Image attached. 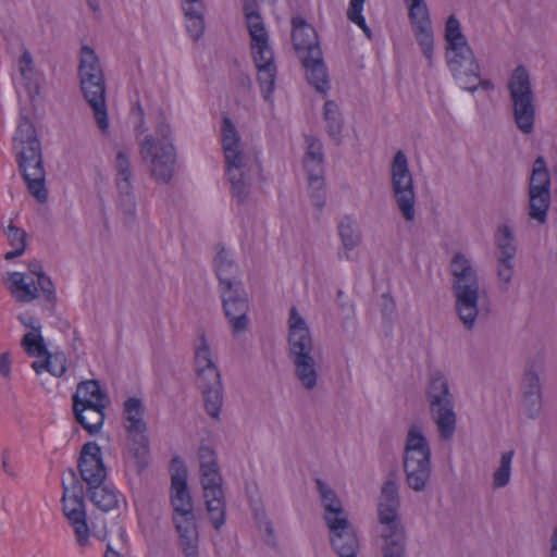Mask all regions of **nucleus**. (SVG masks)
<instances>
[{
	"label": "nucleus",
	"instance_id": "f257e3e1",
	"mask_svg": "<svg viewBox=\"0 0 557 557\" xmlns=\"http://www.w3.org/2000/svg\"><path fill=\"white\" fill-rule=\"evenodd\" d=\"M13 148L16 152L18 170L26 183L28 193L39 203L48 199L46 188V170L44 166L42 149L33 122L22 115L13 137Z\"/></svg>",
	"mask_w": 557,
	"mask_h": 557
},
{
	"label": "nucleus",
	"instance_id": "f03ea898",
	"mask_svg": "<svg viewBox=\"0 0 557 557\" xmlns=\"http://www.w3.org/2000/svg\"><path fill=\"white\" fill-rule=\"evenodd\" d=\"M170 469L173 521L180 535L181 546L186 557H198V532L194 506L187 487V469L183 459L178 456L172 458Z\"/></svg>",
	"mask_w": 557,
	"mask_h": 557
},
{
	"label": "nucleus",
	"instance_id": "7ed1b4c3",
	"mask_svg": "<svg viewBox=\"0 0 557 557\" xmlns=\"http://www.w3.org/2000/svg\"><path fill=\"white\" fill-rule=\"evenodd\" d=\"M78 469L82 479L88 485L90 502L104 512L115 509L122 497L115 487L104 483L107 469L101 448L97 443L88 442L83 446Z\"/></svg>",
	"mask_w": 557,
	"mask_h": 557
},
{
	"label": "nucleus",
	"instance_id": "20e7f679",
	"mask_svg": "<svg viewBox=\"0 0 557 557\" xmlns=\"http://www.w3.org/2000/svg\"><path fill=\"white\" fill-rule=\"evenodd\" d=\"M230 253L221 248L214 258V269L220 282L221 297L226 318L235 334L246 330L248 324V298L240 283L234 276L236 265Z\"/></svg>",
	"mask_w": 557,
	"mask_h": 557
},
{
	"label": "nucleus",
	"instance_id": "39448f33",
	"mask_svg": "<svg viewBox=\"0 0 557 557\" xmlns=\"http://www.w3.org/2000/svg\"><path fill=\"white\" fill-rule=\"evenodd\" d=\"M81 90L94 111L98 127L106 132L109 117L106 102V81L99 58L89 46H83L79 61Z\"/></svg>",
	"mask_w": 557,
	"mask_h": 557
},
{
	"label": "nucleus",
	"instance_id": "423d86ee",
	"mask_svg": "<svg viewBox=\"0 0 557 557\" xmlns=\"http://www.w3.org/2000/svg\"><path fill=\"white\" fill-rule=\"evenodd\" d=\"M317 486L325 509L324 518L330 529L332 546L339 557H356L358 540L344 515L339 499L322 480H317Z\"/></svg>",
	"mask_w": 557,
	"mask_h": 557
},
{
	"label": "nucleus",
	"instance_id": "0eeeda50",
	"mask_svg": "<svg viewBox=\"0 0 557 557\" xmlns=\"http://www.w3.org/2000/svg\"><path fill=\"white\" fill-rule=\"evenodd\" d=\"M222 145L226 163V172L233 195L238 198V205L248 195L251 185V174L246 157L240 149V137L230 116L222 120Z\"/></svg>",
	"mask_w": 557,
	"mask_h": 557
},
{
	"label": "nucleus",
	"instance_id": "6e6552de",
	"mask_svg": "<svg viewBox=\"0 0 557 557\" xmlns=\"http://www.w3.org/2000/svg\"><path fill=\"white\" fill-rule=\"evenodd\" d=\"M507 88L517 128L524 135L532 134L536 117L535 95L529 71L524 65L516 66L508 79Z\"/></svg>",
	"mask_w": 557,
	"mask_h": 557
},
{
	"label": "nucleus",
	"instance_id": "1a4fd4ad",
	"mask_svg": "<svg viewBox=\"0 0 557 557\" xmlns=\"http://www.w3.org/2000/svg\"><path fill=\"white\" fill-rule=\"evenodd\" d=\"M200 482L203 490L208 516L213 527L219 530L225 522V497L222 478L214 451L209 447H200Z\"/></svg>",
	"mask_w": 557,
	"mask_h": 557
},
{
	"label": "nucleus",
	"instance_id": "9d476101",
	"mask_svg": "<svg viewBox=\"0 0 557 557\" xmlns=\"http://www.w3.org/2000/svg\"><path fill=\"white\" fill-rule=\"evenodd\" d=\"M450 267L456 278V309L466 327L471 329L478 315V278L469 260L461 253L454 256Z\"/></svg>",
	"mask_w": 557,
	"mask_h": 557
},
{
	"label": "nucleus",
	"instance_id": "9b49d317",
	"mask_svg": "<svg viewBox=\"0 0 557 557\" xmlns=\"http://www.w3.org/2000/svg\"><path fill=\"white\" fill-rule=\"evenodd\" d=\"M197 384L201 388L207 413L218 419L223 401L221 376L211 358V350L205 335L195 351Z\"/></svg>",
	"mask_w": 557,
	"mask_h": 557
},
{
	"label": "nucleus",
	"instance_id": "f8f14e48",
	"mask_svg": "<svg viewBox=\"0 0 557 557\" xmlns=\"http://www.w3.org/2000/svg\"><path fill=\"white\" fill-rule=\"evenodd\" d=\"M289 350L296 366V373L304 386L312 388L317 383V373L311 352V337L305 320L293 307L289 315Z\"/></svg>",
	"mask_w": 557,
	"mask_h": 557
},
{
	"label": "nucleus",
	"instance_id": "ddd939ff",
	"mask_svg": "<svg viewBox=\"0 0 557 557\" xmlns=\"http://www.w3.org/2000/svg\"><path fill=\"white\" fill-rule=\"evenodd\" d=\"M430 448L421 429L412 425L408 432L404 467L410 487L420 491L430 476Z\"/></svg>",
	"mask_w": 557,
	"mask_h": 557
},
{
	"label": "nucleus",
	"instance_id": "4468645a",
	"mask_svg": "<svg viewBox=\"0 0 557 557\" xmlns=\"http://www.w3.org/2000/svg\"><path fill=\"white\" fill-rule=\"evenodd\" d=\"M162 139L156 143L152 136H147L141 145L143 159H150V172L152 177L161 183L168 184L174 174L176 163V151L169 137L170 129L166 125L158 126V134Z\"/></svg>",
	"mask_w": 557,
	"mask_h": 557
},
{
	"label": "nucleus",
	"instance_id": "2eb2a0df",
	"mask_svg": "<svg viewBox=\"0 0 557 557\" xmlns=\"http://www.w3.org/2000/svg\"><path fill=\"white\" fill-rule=\"evenodd\" d=\"M432 417L438 428L442 438L453 436L456 428V416L453 409L451 396L445 376L436 373L432 376L429 386Z\"/></svg>",
	"mask_w": 557,
	"mask_h": 557
},
{
	"label": "nucleus",
	"instance_id": "dca6fc26",
	"mask_svg": "<svg viewBox=\"0 0 557 557\" xmlns=\"http://www.w3.org/2000/svg\"><path fill=\"white\" fill-rule=\"evenodd\" d=\"M62 511L73 529L76 545L85 549L90 545L92 536L87 521V511L82 491L64 487L62 496Z\"/></svg>",
	"mask_w": 557,
	"mask_h": 557
},
{
	"label": "nucleus",
	"instance_id": "f3484780",
	"mask_svg": "<svg viewBox=\"0 0 557 557\" xmlns=\"http://www.w3.org/2000/svg\"><path fill=\"white\" fill-rule=\"evenodd\" d=\"M446 60L458 85L465 90L474 92L478 89V85L470 83L479 79L480 64L470 45L467 42L455 48H446Z\"/></svg>",
	"mask_w": 557,
	"mask_h": 557
},
{
	"label": "nucleus",
	"instance_id": "a211bd4d",
	"mask_svg": "<svg viewBox=\"0 0 557 557\" xmlns=\"http://www.w3.org/2000/svg\"><path fill=\"white\" fill-rule=\"evenodd\" d=\"M408 4V17L429 66L433 65L434 36L429 8L425 0H404Z\"/></svg>",
	"mask_w": 557,
	"mask_h": 557
},
{
	"label": "nucleus",
	"instance_id": "6ab92c4d",
	"mask_svg": "<svg viewBox=\"0 0 557 557\" xmlns=\"http://www.w3.org/2000/svg\"><path fill=\"white\" fill-rule=\"evenodd\" d=\"M252 50V60L258 70L257 81L260 86L263 99H271L275 88L277 67L274 61V52L270 47L269 39L265 45L260 42H250Z\"/></svg>",
	"mask_w": 557,
	"mask_h": 557
},
{
	"label": "nucleus",
	"instance_id": "aec40b11",
	"mask_svg": "<svg viewBox=\"0 0 557 557\" xmlns=\"http://www.w3.org/2000/svg\"><path fill=\"white\" fill-rule=\"evenodd\" d=\"M125 429L133 443L131 450L135 457L148 451L149 441L146 435V423L143 419L144 407L140 399L132 397L124 403Z\"/></svg>",
	"mask_w": 557,
	"mask_h": 557
},
{
	"label": "nucleus",
	"instance_id": "412c9836",
	"mask_svg": "<svg viewBox=\"0 0 557 557\" xmlns=\"http://www.w3.org/2000/svg\"><path fill=\"white\" fill-rule=\"evenodd\" d=\"M392 183L398 209H413L414 191L408 160L403 150H398L392 162Z\"/></svg>",
	"mask_w": 557,
	"mask_h": 557
},
{
	"label": "nucleus",
	"instance_id": "4be33fe9",
	"mask_svg": "<svg viewBox=\"0 0 557 557\" xmlns=\"http://www.w3.org/2000/svg\"><path fill=\"white\" fill-rule=\"evenodd\" d=\"M550 176L543 156H539L532 168L529 185V209H548L550 200Z\"/></svg>",
	"mask_w": 557,
	"mask_h": 557
},
{
	"label": "nucleus",
	"instance_id": "5701e85b",
	"mask_svg": "<svg viewBox=\"0 0 557 557\" xmlns=\"http://www.w3.org/2000/svg\"><path fill=\"white\" fill-rule=\"evenodd\" d=\"M292 42L299 58L321 49L315 29L300 15L292 18Z\"/></svg>",
	"mask_w": 557,
	"mask_h": 557
},
{
	"label": "nucleus",
	"instance_id": "b1692460",
	"mask_svg": "<svg viewBox=\"0 0 557 557\" xmlns=\"http://www.w3.org/2000/svg\"><path fill=\"white\" fill-rule=\"evenodd\" d=\"M495 239L497 248L499 250V267L498 277L505 284L509 283L512 276V264L511 260L516 253V247L513 246V237L511 230L507 225L498 227Z\"/></svg>",
	"mask_w": 557,
	"mask_h": 557
},
{
	"label": "nucleus",
	"instance_id": "393cba45",
	"mask_svg": "<svg viewBox=\"0 0 557 557\" xmlns=\"http://www.w3.org/2000/svg\"><path fill=\"white\" fill-rule=\"evenodd\" d=\"M313 54L301 55L300 60L306 69V77L308 83L314 87V89L325 95L330 89V81L327 69L323 61V54L321 49H315Z\"/></svg>",
	"mask_w": 557,
	"mask_h": 557
},
{
	"label": "nucleus",
	"instance_id": "a878e982",
	"mask_svg": "<svg viewBox=\"0 0 557 557\" xmlns=\"http://www.w3.org/2000/svg\"><path fill=\"white\" fill-rule=\"evenodd\" d=\"M20 322L29 329L23 336L21 346L29 357L42 358L48 355V348L41 335V323L38 319L32 317H18Z\"/></svg>",
	"mask_w": 557,
	"mask_h": 557
},
{
	"label": "nucleus",
	"instance_id": "bb28decb",
	"mask_svg": "<svg viewBox=\"0 0 557 557\" xmlns=\"http://www.w3.org/2000/svg\"><path fill=\"white\" fill-rule=\"evenodd\" d=\"M108 404L73 405V412L76 421L90 435L97 434L104 423V410Z\"/></svg>",
	"mask_w": 557,
	"mask_h": 557
},
{
	"label": "nucleus",
	"instance_id": "cd10ccee",
	"mask_svg": "<svg viewBox=\"0 0 557 557\" xmlns=\"http://www.w3.org/2000/svg\"><path fill=\"white\" fill-rule=\"evenodd\" d=\"M5 285L15 299L24 302L34 300L40 290L34 277L20 272L10 273Z\"/></svg>",
	"mask_w": 557,
	"mask_h": 557
},
{
	"label": "nucleus",
	"instance_id": "c85d7f7f",
	"mask_svg": "<svg viewBox=\"0 0 557 557\" xmlns=\"http://www.w3.org/2000/svg\"><path fill=\"white\" fill-rule=\"evenodd\" d=\"M398 487L395 481L387 480L382 486L381 499L379 503V519L382 524H393L398 521Z\"/></svg>",
	"mask_w": 557,
	"mask_h": 557
},
{
	"label": "nucleus",
	"instance_id": "c756f323",
	"mask_svg": "<svg viewBox=\"0 0 557 557\" xmlns=\"http://www.w3.org/2000/svg\"><path fill=\"white\" fill-rule=\"evenodd\" d=\"M308 148L304 157V168L308 178L324 176V153L322 143L312 137L307 136Z\"/></svg>",
	"mask_w": 557,
	"mask_h": 557
},
{
	"label": "nucleus",
	"instance_id": "7c9ffc66",
	"mask_svg": "<svg viewBox=\"0 0 557 557\" xmlns=\"http://www.w3.org/2000/svg\"><path fill=\"white\" fill-rule=\"evenodd\" d=\"M243 11L251 38L250 42H260L261 45H265V39H269V35L261 14L259 13L257 0H246L243 5Z\"/></svg>",
	"mask_w": 557,
	"mask_h": 557
},
{
	"label": "nucleus",
	"instance_id": "2f4dec72",
	"mask_svg": "<svg viewBox=\"0 0 557 557\" xmlns=\"http://www.w3.org/2000/svg\"><path fill=\"white\" fill-rule=\"evenodd\" d=\"M78 403L82 405L109 404V398L97 380H88L79 383L73 395V405Z\"/></svg>",
	"mask_w": 557,
	"mask_h": 557
},
{
	"label": "nucleus",
	"instance_id": "473e14b6",
	"mask_svg": "<svg viewBox=\"0 0 557 557\" xmlns=\"http://www.w3.org/2000/svg\"><path fill=\"white\" fill-rule=\"evenodd\" d=\"M323 117L326 124V133L337 146L341 145L344 117L338 104L334 100L325 101L323 106Z\"/></svg>",
	"mask_w": 557,
	"mask_h": 557
},
{
	"label": "nucleus",
	"instance_id": "72a5a7b5",
	"mask_svg": "<svg viewBox=\"0 0 557 557\" xmlns=\"http://www.w3.org/2000/svg\"><path fill=\"white\" fill-rule=\"evenodd\" d=\"M387 532L383 534L385 546L383 549L384 557H403L405 550V534L404 529L399 525L398 521L393 524H385Z\"/></svg>",
	"mask_w": 557,
	"mask_h": 557
},
{
	"label": "nucleus",
	"instance_id": "f704fd0d",
	"mask_svg": "<svg viewBox=\"0 0 557 557\" xmlns=\"http://www.w3.org/2000/svg\"><path fill=\"white\" fill-rule=\"evenodd\" d=\"M182 8L184 11V15L187 20V33L194 40L197 41L203 35L205 32V5L202 2L201 7L196 4L184 3L182 4Z\"/></svg>",
	"mask_w": 557,
	"mask_h": 557
},
{
	"label": "nucleus",
	"instance_id": "c9c22d12",
	"mask_svg": "<svg viewBox=\"0 0 557 557\" xmlns=\"http://www.w3.org/2000/svg\"><path fill=\"white\" fill-rule=\"evenodd\" d=\"M42 358V361H34L32 363V368L37 374L49 372L53 376L60 377L66 372V360L63 355H52L48 351V355Z\"/></svg>",
	"mask_w": 557,
	"mask_h": 557
},
{
	"label": "nucleus",
	"instance_id": "e433bc0d",
	"mask_svg": "<svg viewBox=\"0 0 557 557\" xmlns=\"http://www.w3.org/2000/svg\"><path fill=\"white\" fill-rule=\"evenodd\" d=\"M338 233L343 243L344 251L341 252L342 258H349L348 251L352 250L360 242V234L355 222L350 216L346 215L338 225Z\"/></svg>",
	"mask_w": 557,
	"mask_h": 557
},
{
	"label": "nucleus",
	"instance_id": "4c0bfd02",
	"mask_svg": "<svg viewBox=\"0 0 557 557\" xmlns=\"http://www.w3.org/2000/svg\"><path fill=\"white\" fill-rule=\"evenodd\" d=\"M5 234L12 250L5 252V260L10 261L25 251L26 247V232L13 225L12 221L5 230Z\"/></svg>",
	"mask_w": 557,
	"mask_h": 557
},
{
	"label": "nucleus",
	"instance_id": "58836bf2",
	"mask_svg": "<svg viewBox=\"0 0 557 557\" xmlns=\"http://www.w3.org/2000/svg\"><path fill=\"white\" fill-rule=\"evenodd\" d=\"M445 40L446 48L456 47L461 44H467L468 40L461 30L460 23L456 15L451 14L448 16L445 24Z\"/></svg>",
	"mask_w": 557,
	"mask_h": 557
},
{
	"label": "nucleus",
	"instance_id": "ea45409f",
	"mask_svg": "<svg viewBox=\"0 0 557 557\" xmlns=\"http://www.w3.org/2000/svg\"><path fill=\"white\" fill-rule=\"evenodd\" d=\"M29 274H26L27 276H32L35 278V282L40 287V292L46 295L48 299H51L54 297V286L51 282L50 277L47 276L42 272V267L40 262L33 261L28 265Z\"/></svg>",
	"mask_w": 557,
	"mask_h": 557
},
{
	"label": "nucleus",
	"instance_id": "a19ab883",
	"mask_svg": "<svg viewBox=\"0 0 557 557\" xmlns=\"http://www.w3.org/2000/svg\"><path fill=\"white\" fill-rule=\"evenodd\" d=\"M524 399L532 405H540L541 388L540 380L535 372L527 370L523 375Z\"/></svg>",
	"mask_w": 557,
	"mask_h": 557
},
{
	"label": "nucleus",
	"instance_id": "79ce46f5",
	"mask_svg": "<svg viewBox=\"0 0 557 557\" xmlns=\"http://www.w3.org/2000/svg\"><path fill=\"white\" fill-rule=\"evenodd\" d=\"M20 63V72L24 79H27L26 88L29 92H35L36 95L39 94V85L37 82L32 81V73L34 71V62L33 57L28 49L24 48L23 53L20 57L18 60Z\"/></svg>",
	"mask_w": 557,
	"mask_h": 557
},
{
	"label": "nucleus",
	"instance_id": "37998d69",
	"mask_svg": "<svg viewBox=\"0 0 557 557\" xmlns=\"http://www.w3.org/2000/svg\"><path fill=\"white\" fill-rule=\"evenodd\" d=\"M308 188L312 205L322 208L326 199L324 176L308 178Z\"/></svg>",
	"mask_w": 557,
	"mask_h": 557
},
{
	"label": "nucleus",
	"instance_id": "c03bdc74",
	"mask_svg": "<svg viewBox=\"0 0 557 557\" xmlns=\"http://www.w3.org/2000/svg\"><path fill=\"white\" fill-rule=\"evenodd\" d=\"M512 457L513 451L511 450L503 454L500 467L494 473V485L496 487H503L509 482Z\"/></svg>",
	"mask_w": 557,
	"mask_h": 557
},
{
	"label": "nucleus",
	"instance_id": "a18cd8bd",
	"mask_svg": "<svg viewBox=\"0 0 557 557\" xmlns=\"http://www.w3.org/2000/svg\"><path fill=\"white\" fill-rule=\"evenodd\" d=\"M362 10L363 5L361 0H354V4L348 7L347 17L351 23L359 26L368 38H371L372 33L362 15Z\"/></svg>",
	"mask_w": 557,
	"mask_h": 557
},
{
	"label": "nucleus",
	"instance_id": "49530a36",
	"mask_svg": "<svg viewBox=\"0 0 557 557\" xmlns=\"http://www.w3.org/2000/svg\"><path fill=\"white\" fill-rule=\"evenodd\" d=\"M116 186L121 197V206H134L135 203L132 201L131 176L116 177Z\"/></svg>",
	"mask_w": 557,
	"mask_h": 557
},
{
	"label": "nucleus",
	"instance_id": "de8ad7c7",
	"mask_svg": "<svg viewBox=\"0 0 557 557\" xmlns=\"http://www.w3.org/2000/svg\"><path fill=\"white\" fill-rule=\"evenodd\" d=\"M116 177L132 176L129 157L120 150L115 157Z\"/></svg>",
	"mask_w": 557,
	"mask_h": 557
},
{
	"label": "nucleus",
	"instance_id": "09e8293b",
	"mask_svg": "<svg viewBox=\"0 0 557 557\" xmlns=\"http://www.w3.org/2000/svg\"><path fill=\"white\" fill-rule=\"evenodd\" d=\"M131 114L136 119V126L138 128L141 127L145 122V112L139 100H136V102L133 104Z\"/></svg>",
	"mask_w": 557,
	"mask_h": 557
},
{
	"label": "nucleus",
	"instance_id": "8fccbe9b",
	"mask_svg": "<svg viewBox=\"0 0 557 557\" xmlns=\"http://www.w3.org/2000/svg\"><path fill=\"white\" fill-rule=\"evenodd\" d=\"M11 373V360L9 354H2L0 356V374L9 377Z\"/></svg>",
	"mask_w": 557,
	"mask_h": 557
},
{
	"label": "nucleus",
	"instance_id": "3c124183",
	"mask_svg": "<svg viewBox=\"0 0 557 557\" xmlns=\"http://www.w3.org/2000/svg\"><path fill=\"white\" fill-rule=\"evenodd\" d=\"M255 518L259 524V528L261 530H264L269 539H271L273 536V528L269 521H262V519L264 518V513L256 512Z\"/></svg>",
	"mask_w": 557,
	"mask_h": 557
},
{
	"label": "nucleus",
	"instance_id": "603ef678",
	"mask_svg": "<svg viewBox=\"0 0 557 557\" xmlns=\"http://www.w3.org/2000/svg\"><path fill=\"white\" fill-rule=\"evenodd\" d=\"M237 84H238V86H240L242 88H244L247 91H251L252 87H253L252 79L250 78V76L248 74H245V73H240L238 75Z\"/></svg>",
	"mask_w": 557,
	"mask_h": 557
},
{
	"label": "nucleus",
	"instance_id": "864d4df0",
	"mask_svg": "<svg viewBox=\"0 0 557 557\" xmlns=\"http://www.w3.org/2000/svg\"><path fill=\"white\" fill-rule=\"evenodd\" d=\"M547 212L548 211H529L530 219L543 224L547 219Z\"/></svg>",
	"mask_w": 557,
	"mask_h": 557
},
{
	"label": "nucleus",
	"instance_id": "5fc2aeb1",
	"mask_svg": "<svg viewBox=\"0 0 557 557\" xmlns=\"http://www.w3.org/2000/svg\"><path fill=\"white\" fill-rule=\"evenodd\" d=\"M472 85H478V88L481 87L485 90H492L494 89V84L490 79H476L475 82L471 83Z\"/></svg>",
	"mask_w": 557,
	"mask_h": 557
},
{
	"label": "nucleus",
	"instance_id": "6e6d98bb",
	"mask_svg": "<svg viewBox=\"0 0 557 557\" xmlns=\"http://www.w3.org/2000/svg\"><path fill=\"white\" fill-rule=\"evenodd\" d=\"M383 298L386 302V306H385V309H384V312L387 311L388 309L391 311H393L394 307H395V304H394V300L393 298L389 296V294H383Z\"/></svg>",
	"mask_w": 557,
	"mask_h": 557
},
{
	"label": "nucleus",
	"instance_id": "4d7b16f0",
	"mask_svg": "<svg viewBox=\"0 0 557 557\" xmlns=\"http://www.w3.org/2000/svg\"><path fill=\"white\" fill-rule=\"evenodd\" d=\"M552 557H557V528L552 536Z\"/></svg>",
	"mask_w": 557,
	"mask_h": 557
},
{
	"label": "nucleus",
	"instance_id": "13d9d810",
	"mask_svg": "<svg viewBox=\"0 0 557 557\" xmlns=\"http://www.w3.org/2000/svg\"><path fill=\"white\" fill-rule=\"evenodd\" d=\"M89 8L97 14H100L99 0H86Z\"/></svg>",
	"mask_w": 557,
	"mask_h": 557
},
{
	"label": "nucleus",
	"instance_id": "bf43d9fd",
	"mask_svg": "<svg viewBox=\"0 0 557 557\" xmlns=\"http://www.w3.org/2000/svg\"><path fill=\"white\" fill-rule=\"evenodd\" d=\"M104 557H123L120 553L108 546Z\"/></svg>",
	"mask_w": 557,
	"mask_h": 557
},
{
	"label": "nucleus",
	"instance_id": "052dcab7",
	"mask_svg": "<svg viewBox=\"0 0 557 557\" xmlns=\"http://www.w3.org/2000/svg\"><path fill=\"white\" fill-rule=\"evenodd\" d=\"M406 221H412L416 216V211H403Z\"/></svg>",
	"mask_w": 557,
	"mask_h": 557
},
{
	"label": "nucleus",
	"instance_id": "680f3d73",
	"mask_svg": "<svg viewBox=\"0 0 557 557\" xmlns=\"http://www.w3.org/2000/svg\"><path fill=\"white\" fill-rule=\"evenodd\" d=\"M183 4L186 3V4H196V5H200L201 7V0H182Z\"/></svg>",
	"mask_w": 557,
	"mask_h": 557
},
{
	"label": "nucleus",
	"instance_id": "e2e57ef3",
	"mask_svg": "<svg viewBox=\"0 0 557 557\" xmlns=\"http://www.w3.org/2000/svg\"><path fill=\"white\" fill-rule=\"evenodd\" d=\"M120 531H121V537H122V539H124V536L126 535L125 530H124V529H121Z\"/></svg>",
	"mask_w": 557,
	"mask_h": 557
},
{
	"label": "nucleus",
	"instance_id": "0e129e2a",
	"mask_svg": "<svg viewBox=\"0 0 557 557\" xmlns=\"http://www.w3.org/2000/svg\"><path fill=\"white\" fill-rule=\"evenodd\" d=\"M361 2H362V5H364L366 0H361ZM352 4H354V0H350L349 5H352Z\"/></svg>",
	"mask_w": 557,
	"mask_h": 557
}]
</instances>
